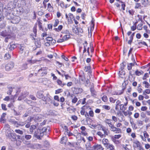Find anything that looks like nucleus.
Instances as JSON below:
<instances>
[{
  "instance_id": "f257e3e1",
  "label": "nucleus",
  "mask_w": 150,
  "mask_h": 150,
  "mask_svg": "<svg viewBox=\"0 0 150 150\" xmlns=\"http://www.w3.org/2000/svg\"><path fill=\"white\" fill-rule=\"evenodd\" d=\"M43 91H38L36 94V96L39 98H42V100L44 101H46L48 99L47 97H44L43 94Z\"/></svg>"
},
{
  "instance_id": "f03ea898",
  "label": "nucleus",
  "mask_w": 150,
  "mask_h": 150,
  "mask_svg": "<svg viewBox=\"0 0 150 150\" xmlns=\"http://www.w3.org/2000/svg\"><path fill=\"white\" fill-rule=\"evenodd\" d=\"M14 63L12 62H10L6 64L5 66V70L9 71L11 70L14 67Z\"/></svg>"
},
{
  "instance_id": "7ed1b4c3",
  "label": "nucleus",
  "mask_w": 150,
  "mask_h": 150,
  "mask_svg": "<svg viewBox=\"0 0 150 150\" xmlns=\"http://www.w3.org/2000/svg\"><path fill=\"white\" fill-rule=\"evenodd\" d=\"M92 150H104V148L101 145L97 144L92 146Z\"/></svg>"
},
{
  "instance_id": "20e7f679",
  "label": "nucleus",
  "mask_w": 150,
  "mask_h": 150,
  "mask_svg": "<svg viewBox=\"0 0 150 150\" xmlns=\"http://www.w3.org/2000/svg\"><path fill=\"white\" fill-rule=\"evenodd\" d=\"M29 94L27 92H24L22 93L20 96L18 97V100H21L25 98Z\"/></svg>"
},
{
  "instance_id": "39448f33",
  "label": "nucleus",
  "mask_w": 150,
  "mask_h": 150,
  "mask_svg": "<svg viewBox=\"0 0 150 150\" xmlns=\"http://www.w3.org/2000/svg\"><path fill=\"white\" fill-rule=\"evenodd\" d=\"M110 128L111 131L115 132L116 133H119L121 132V129L120 128H117L115 127L113 125L111 126Z\"/></svg>"
},
{
  "instance_id": "423d86ee",
  "label": "nucleus",
  "mask_w": 150,
  "mask_h": 150,
  "mask_svg": "<svg viewBox=\"0 0 150 150\" xmlns=\"http://www.w3.org/2000/svg\"><path fill=\"white\" fill-rule=\"evenodd\" d=\"M6 136L10 139L11 141H14L16 140V137L14 134L12 133L9 132L6 134Z\"/></svg>"
},
{
  "instance_id": "0eeeda50",
  "label": "nucleus",
  "mask_w": 150,
  "mask_h": 150,
  "mask_svg": "<svg viewBox=\"0 0 150 150\" xmlns=\"http://www.w3.org/2000/svg\"><path fill=\"white\" fill-rule=\"evenodd\" d=\"M41 117V115H34L32 117H30V118L29 121H31L33 120L35 121L37 120H39L40 119V118Z\"/></svg>"
},
{
  "instance_id": "6e6552de",
  "label": "nucleus",
  "mask_w": 150,
  "mask_h": 150,
  "mask_svg": "<svg viewBox=\"0 0 150 150\" xmlns=\"http://www.w3.org/2000/svg\"><path fill=\"white\" fill-rule=\"evenodd\" d=\"M102 143L106 148L108 147L109 145H112V144H111L109 143L108 140L107 139H103L102 141Z\"/></svg>"
},
{
  "instance_id": "1a4fd4ad",
  "label": "nucleus",
  "mask_w": 150,
  "mask_h": 150,
  "mask_svg": "<svg viewBox=\"0 0 150 150\" xmlns=\"http://www.w3.org/2000/svg\"><path fill=\"white\" fill-rule=\"evenodd\" d=\"M46 40L47 42L50 43L51 45H53L56 42V40L51 37H47Z\"/></svg>"
},
{
  "instance_id": "9d476101",
  "label": "nucleus",
  "mask_w": 150,
  "mask_h": 150,
  "mask_svg": "<svg viewBox=\"0 0 150 150\" xmlns=\"http://www.w3.org/2000/svg\"><path fill=\"white\" fill-rule=\"evenodd\" d=\"M40 129H37L34 133V136L38 139H41L40 137Z\"/></svg>"
},
{
  "instance_id": "9b49d317",
  "label": "nucleus",
  "mask_w": 150,
  "mask_h": 150,
  "mask_svg": "<svg viewBox=\"0 0 150 150\" xmlns=\"http://www.w3.org/2000/svg\"><path fill=\"white\" fill-rule=\"evenodd\" d=\"M37 26L36 25H35L33 28V32L34 34H31V35L33 37V38L34 39H35L34 38L35 37H36V33H37Z\"/></svg>"
},
{
  "instance_id": "f8f14e48",
  "label": "nucleus",
  "mask_w": 150,
  "mask_h": 150,
  "mask_svg": "<svg viewBox=\"0 0 150 150\" xmlns=\"http://www.w3.org/2000/svg\"><path fill=\"white\" fill-rule=\"evenodd\" d=\"M83 91V90L81 88H74V91L76 94L81 93Z\"/></svg>"
},
{
  "instance_id": "ddd939ff",
  "label": "nucleus",
  "mask_w": 150,
  "mask_h": 150,
  "mask_svg": "<svg viewBox=\"0 0 150 150\" xmlns=\"http://www.w3.org/2000/svg\"><path fill=\"white\" fill-rule=\"evenodd\" d=\"M85 148L87 150H92V147L91 146V143L88 142L85 144Z\"/></svg>"
},
{
  "instance_id": "4468645a",
  "label": "nucleus",
  "mask_w": 150,
  "mask_h": 150,
  "mask_svg": "<svg viewBox=\"0 0 150 150\" xmlns=\"http://www.w3.org/2000/svg\"><path fill=\"white\" fill-rule=\"evenodd\" d=\"M141 146L140 143L138 141H136L133 142V146L135 148H139Z\"/></svg>"
},
{
  "instance_id": "2eb2a0df",
  "label": "nucleus",
  "mask_w": 150,
  "mask_h": 150,
  "mask_svg": "<svg viewBox=\"0 0 150 150\" xmlns=\"http://www.w3.org/2000/svg\"><path fill=\"white\" fill-rule=\"evenodd\" d=\"M104 122L108 125L110 127L113 125L112 123L111 120L110 119H105L104 120Z\"/></svg>"
},
{
  "instance_id": "dca6fc26",
  "label": "nucleus",
  "mask_w": 150,
  "mask_h": 150,
  "mask_svg": "<svg viewBox=\"0 0 150 150\" xmlns=\"http://www.w3.org/2000/svg\"><path fill=\"white\" fill-rule=\"evenodd\" d=\"M102 128V130L104 134H105V135H108V129L103 126L101 127Z\"/></svg>"
},
{
  "instance_id": "f3484780",
  "label": "nucleus",
  "mask_w": 150,
  "mask_h": 150,
  "mask_svg": "<svg viewBox=\"0 0 150 150\" xmlns=\"http://www.w3.org/2000/svg\"><path fill=\"white\" fill-rule=\"evenodd\" d=\"M0 35L4 37L7 36H9V32H7L6 30L3 31L1 32L0 33Z\"/></svg>"
},
{
  "instance_id": "a211bd4d",
  "label": "nucleus",
  "mask_w": 150,
  "mask_h": 150,
  "mask_svg": "<svg viewBox=\"0 0 150 150\" xmlns=\"http://www.w3.org/2000/svg\"><path fill=\"white\" fill-rule=\"evenodd\" d=\"M47 68L46 67H43L41 68L40 69L38 70V72L40 73L41 71H43L44 74H46L47 73Z\"/></svg>"
},
{
  "instance_id": "6ab92c4d",
  "label": "nucleus",
  "mask_w": 150,
  "mask_h": 150,
  "mask_svg": "<svg viewBox=\"0 0 150 150\" xmlns=\"http://www.w3.org/2000/svg\"><path fill=\"white\" fill-rule=\"evenodd\" d=\"M121 101L119 100L117 101L115 104V109L116 110H117L119 109V106H120L121 105Z\"/></svg>"
},
{
  "instance_id": "aec40b11",
  "label": "nucleus",
  "mask_w": 150,
  "mask_h": 150,
  "mask_svg": "<svg viewBox=\"0 0 150 150\" xmlns=\"http://www.w3.org/2000/svg\"><path fill=\"white\" fill-rule=\"evenodd\" d=\"M57 82L58 84L62 87H63L66 84L65 83H62L61 80L59 79L57 80Z\"/></svg>"
},
{
  "instance_id": "412c9836",
  "label": "nucleus",
  "mask_w": 150,
  "mask_h": 150,
  "mask_svg": "<svg viewBox=\"0 0 150 150\" xmlns=\"http://www.w3.org/2000/svg\"><path fill=\"white\" fill-rule=\"evenodd\" d=\"M124 69L123 67H121V69L122 70L121 71H120L119 72V76L121 78H123V76H124L125 74V72L122 71V70Z\"/></svg>"
},
{
  "instance_id": "4be33fe9",
  "label": "nucleus",
  "mask_w": 150,
  "mask_h": 150,
  "mask_svg": "<svg viewBox=\"0 0 150 150\" xmlns=\"http://www.w3.org/2000/svg\"><path fill=\"white\" fill-rule=\"evenodd\" d=\"M64 128H65V129L66 130V131L67 133V134L69 136H75V135L74 134H73V133H72L71 132H68L69 130H68V128L67 126H65Z\"/></svg>"
},
{
  "instance_id": "5701e85b",
  "label": "nucleus",
  "mask_w": 150,
  "mask_h": 150,
  "mask_svg": "<svg viewBox=\"0 0 150 150\" xmlns=\"http://www.w3.org/2000/svg\"><path fill=\"white\" fill-rule=\"evenodd\" d=\"M70 35L69 34L65 35L62 37L64 41L67 40L70 38Z\"/></svg>"
},
{
  "instance_id": "b1692460",
  "label": "nucleus",
  "mask_w": 150,
  "mask_h": 150,
  "mask_svg": "<svg viewBox=\"0 0 150 150\" xmlns=\"http://www.w3.org/2000/svg\"><path fill=\"white\" fill-rule=\"evenodd\" d=\"M67 140V137H64L61 138L60 143L61 144H65L66 143Z\"/></svg>"
},
{
  "instance_id": "393cba45",
  "label": "nucleus",
  "mask_w": 150,
  "mask_h": 150,
  "mask_svg": "<svg viewBox=\"0 0 150 150\" xmlns=\"http://www.w3.org/2000/svg\"><path fill=\"white\" fill-rule=\"evenodd\" d=\"M24 47L23 46L20 45L19 47V48L20 49L19 52L20 53H22L24 52Z\"/></svg>"
},
{
  "instance_id": "a878e982",
  "label": "nucleus",
  "mask_w": 150,
  "mask_h": 150,
  "mask_svg": "<svg viewBox=\"0 0 150 150\" xmlns=\"http://www.w3.org/2000/svg\"><path fill=\"white\" fill-rule=\"evenodd\" d=\"M135 64H134L133 63H130L129 64H127V69H128L129 70L131 69L132 67V66H134Z\"/></svg>"
},
{
  "instance_id": "bb28decb",
  "label": "nucleus",
  "mask_w": 150,
  "mask_h": 150,
  "mask_svg": "<svg viewBox=\"0 0 150 150\" xmlns=\"http://www.w3.org/2000/svg\"><path fill=\"white\" fill-rule=\"evenodd\" d=\"M142 3L145 6H146L149 4V2L148 0H142Z\"/></svg>"
},
{
  "instance_id": "cd10ccee",
  "label": "nucleus",
  "mask_w": 150,
  "mask_h": 150,
  "mask_svg": "<svg viewBox=\"0 0 150 150\" xmlns=\"http://www.w3.org/2000/svg\"><path fill=\"white\" fill-rule=\"evenodd\" d=\"M127 109V107L125 106L124 104H121L120 106V109L122 110H125Z\"/></svg>"
},
{
  "instance_id": "c85d7f7f",
  "label": "nucleus",
  "mask_w": 150,
  "mask_h": 150,
  "mask_svg": "<svg viewBox=\"0 0 150 150\" xmlns=\"http://www.w3.org/2000/svg\"><path fill=\"white\" fill-rule=\"evenodd\" d=\"M130 123L133 129H136L137 128L136 124L134 123L133 122H130Z\"/></svg>"
},
{
  "instance_id": "c756f323",
  "label": "nucleus",
  "mask_w": 150,
  "mask_h": 150,
  "mask_svg": "<svg viewBox=\"0 0 150 150\" xmlns=\"http://www.w3.org/2000/svg\"><path fill=\"white\" fill-rule=\"evenodd\" d=\"M97 134H98V136H100V137L101 138H103L105 137V134H103L100 131L98 132L97 133Z\"/></svg>"
},
{
  "instance_id": "7c9ffc66",
  "label": "nucleus",
  "mask_w": 150,
  "mask_h": 150,
  "mask_svg": "<svg viewBox=\"0 0 150 150\" xmlns=\"http://www.w3.org/2000/svg\"><path fill=\"white\" fill-rule=\"evenodd\" d=\"M63 28V26L62 25H61L59 26L57 28H55L54 30L57 32H59L61 31Z\"/></svg>"
},
{
  "instance_id": "2f4dec72",
  "label": "nucleus",
  "mask_w": 150,
  "mask_h": 150,
  "mask_svg": "<svg viewBox=\"0 0 150 150\" xmlns=\"http://www.w3.org/2000/svg\"><path fill=\"white\" fill-rule=\"evenodd\" d=\"M107 149H108V150H115V146L113 145H109L108 147L106 148Z\"/></svg>"
},
{
  "instance_id": "473e14b6",
  "label": "nucleus",
  "mask_w": 150,
  "mask_h": 150,
  "mask_svg": "<svg viewBox=\"0 0 150 150\" xmlns=\"http://www.w3.org/2000/svg\"><path fill=\"white\" fill-rule=\"evenodd\" d=\"M90 90L92 94V96H94L96 95V92L95 91L94 89L93 88H91Z\"/></svg>"
},
{
  "instance_id": "72a5a7b5",
  "label": "nucleus",
  "mask_w": 150,
  "mask_h": 150,
  "mask_svg": "<svg viewBox=\"0 0 150 150\" xmlns=\"http://www.w3.org/2000/svg\"><path fill=\"white\" fill-rule=\"evenodd\" d=\"M50 128L49 127H47V128H46V127H44L42 129V130H41V131L43 133L44 132H47V130H48V131L49 132L50 130Z\"/></svg>"
},
{
  "instance_id": "f704fd0d",
  "label": "nucleus",
  "mask_w": 150,
  "mask_h": 150,
  "mask_svg": "<svg viewBox=\"0 0 150 150\" xmlns=\"http://www.w3.org/2000/svg\"><path fill=\"white\" fill-rule=\"evenodd\" d=\"M123 92V90H122L121 91H118L117 92H115L114 95H120L122 94Z\"/></svg>"
},
{
  "instance_id": "c9c22d12",
  "label": "nucleus",
  "mask_w": 150,
  "mask_h": 150,
  "mask_svg": "<svg viewBox=\"0 0 150 150\" xmlns=\"http://www.w3.org/2000/svg\"><path fill=\"white\" fill-rule=\"evenodd\" d=\"M13 88L12 87H8L9 90L8 91L7 93L8 94H9V95H10L11 94V93L13 91Z\"/></svg>"
},
{
  "instance_id": "e433bc0d",
  "label": "nucleus",
  "mask_w": 150,
  "mask_h": 150,
  "mask_svg": "<svg viewBox=\"0 0 150 150\" xmlns=\"http://www.w3.org/2000/svg\"><path fill=\"white\" fill-rule=\"evenodd\" d=\"M143 84L145 85L144 86L145 88H148L149 86V83L146 81L143 82Z\"/></svg>"
},
{
  "instance_id": "4c0bfd02",
  "label": "nucleus",
  "mask_w": 150,
  "mask_h": 150,
  "mask_svg": "<svg viewBox=\"0 0 150 150\" xmlns=\"http://www.w3.org/2000/svg\"><path fill=\"white\" fill-rule=\"evenodd\" d=\"M112 139L113 142L116 144H118L120 143L119 141L116 140V139H115V138H112Z\"/></svg>"
},
{
  "instance_id": "58836bf2",
  "label": "nucleus",
  "mask_w": 150,
  "mask_h": 150,
  "mask_svg": "<svg viewBox=\"0 0 150 150\" xmlns=\"http://www.w3.org/2000/svg\"><path fill=\"white\" fill-rule=\"evenodd\" d=\"M15 131L16 133L21 134H22L23 133V132L21 130L19 129H15Z\"/></svg>"
},
{
  "instance_id": "ea45409f",
  "label": "nucleus",
  "mask_w": 150,
  "mask_h": 150,
  "mask_svg": "<svg viewBox=\"0 0 150 150\" xmlns=\"http://www.w3.org/2000/svg\"><path fill=\"white\" fill-rule=\"evenodd\" d=\"M59 21L57 19H56L55 21V22L54 23V24L53 25L54 26V27L57 26L59 24Z\"/></svg>"
},
{
  "instance_id": "a19ab883",
  "label": "nucleus",
  "mask_w": 150,
  "mask_h": 150,
  "mask_svg": "<svg viewBox=\"0 0 150 150\" xmlns=\"http://www.w3.org/2000/svg\"><path fill=\"white\" fill-rule=\"evenodd\" d=\"M68 16H69V17L70 19L71 20H74V16L73 14L71 13H69L68 14Z\"/></svg>"
},
{
  "instance_id": "79ce46f5",
  "label": "nucleus",
  "mask_w": 150,
  "mask_h": 150,
  "mask_svg": "<svg viewBox=\"0 0 150 150\" xmlns=\"http://www.w3.org/2000/svg\"><path fill=\"white\" fill-rule=\"evenodd\" d=\"M150 93V90L149 89H146L143 93V94H146V93L149 94Z\"/></svg>"
},
{
  "instance_id": "37998d69",
  "label": "nucleus",
  "mask_w": 150,
  "mask_h": 150,
  "mask_svg": "<svg viewBox=\"0 0 150 150\" xmlns=\"http://www.w3.org/2000/svg\"><path fill=\"white\" fill-rule=\"evenodd\" d=\"M37 61L36 60H28V62H29V63L30 64H34Z\"/></svg>"
},
{
  "instance_id": "c03bdc74",
  "label": "nucleus",
  "mask_w": 150,
  "mask_h": 150,
  "mask_svg": "<svg viewBox=\"0 0 150 150\" xmlns=\"http://www.w3.org/2000/svg\"><path fill=\"white\" fill-rule=\"evenodd\" d=\"M102 99L104 102H106L108 100L107 97L106 96H104L102 98Z\"/></svg>"
},
{
  "instance_id": "a18cd8bd",
  "label": "nucleus",
  "mask_w": 150,
  "mask_h": 150,
  "mask_svg": "<svg viewBox=\"0 0 150 150\" xmlns=\"http://www.w3.org/2000/svg\"><path fill=\"white\" fill-rule=\"evenodd\" d=\"M62 92V89H58L55 91V93L56 94H58Z\"/></svg>"
},
{
  "instance_id": "49530a36",
  "label": "nucleus",
  "mask_w": 150,
  "mask_h": 150,
  "mask_svg": "<svg viewBox=\"0 0 150 150\" xmlns=\"http://www.w3.org/2000/svg\"><path fill=\"white\" fill-rule=\"evenodd\" d=\"M90 68L91 67L90 66L85 67L84 70L86 72H89L90 69Z\"/></svg>"
},
{
  "instance_id": "de8ad7c7",
  "label": "nucleus",
  "mask_w": 150,
  "mask_h": 150,
  "mask_svg": "<svg viewBox=\"0 0 150 150\" xmlns=\"http://www.w3.org/2000/svg\"><path fill=\"white\" fill-rule=\"evenodd\" d=\"M103 108L106 110H109L110 108V106L106 105H103Z\"/></svg>"
},
{
  "instance_id": "09e8293b",
  "label": "nucleus",
  "mask_w": 150,
  "mask_h": 150,
  "mask_svg": "<svg viewBox=\"0 0 150 150\" xmlns=\"http://www.w3.org/2000/svg\"><path fill=\"white\" fill-rule=\"evenodd\" d=\"M121 137V135L120 134L115 135L113 138H115V139H119Z\"/></svg>"
},
{
  "instance_id": "8fccbe9b",
  "label": "nucleus",
  "mask_w": 150,
  "mask_h": 150,
  "mask_svg": "<svg viewBox=\"0 0 150 150\" xmlns=\"http://www.w3.org/2000/svg\"><path fill=\"white\" fill-rule=\"evenodd\" d=\"M138 125L139 126H142L143 124V122L141 120H139L137 122Z\"/></svg>"
},
{
  "instance_id": "3c124183",
  "label": "nucleus",
  "mask_w": 150,
  "mask_h": 150,
  "mask_svg": "<svg viewBox=\"0 0 150 150\" xmlns=\"http://www.w3.org/2000/svg\"><path fill=\"white\" fill-rule=\"evenodd\" d=\"M149 77V74L148 73H146L144 74L143 77V79L144 80H145L147 78H148Z\"/></svg>"
},
{
  "instance_id": "603ef678",
  "label": "nucleus",
  "mask_w": 150,
  "mask_h": 150,
  "mask_svg": "<svg viewBox=\"0 0 150 150\" xmlns=\"http://www.w3.org/2000/svg\"><path fill=\"white\" fill-rule=\"evenodd\" d=\"M145 138H148L149 137V135L145 131L143 132Z\"/></svg>"
},
{
  "instance_id": "864d4df0",
  "label": "nucleus",
  "mask_w": 150,
  "mask_h": 150,
  "mask_svg": "<svg viewBox=\"0 0 150 150\" xmlns=\"http://www.w3.org/2000/svg\"><path fill=\"white\" fill-rule=\"evenodd\" d=\"M31 137V136L30 135H26L25 136V138L27 140H29L30 139Z\"/></svg>"
},
{
  "instance_id": "5fc2aeb1",
  "label": "nucleus",
  "mask_w": 150,
  "mask_h": 150,
  "mask_svg": "<svg viewBox=\"0 0 150 150\" xmlns=\"http://www.w3.org/2000/svg\"><path fill=\"white\" fill-rule=\"evenodd\" d=\"M72 30L73 32L75 33H77L79 32V30L77 28H73Z\"/></svg>"
},
{
  "instance_id": "6e6d98bb",
  "label": "nucleus",
  "mask_w": 150,
  "mask_h": 150,
  "mask_svg": "<svg viewBox=\"0 0 150 150\" xmlns=\"http://www.w3.org/2000/svg\"><path fill=\"white\" fill-rule=\"evenodd\" d=\"M141 6V5L139 3H136L135 4V8H139Z\"/></svg>"
},
{
  "instance_id": "4d7b16f0",
  "label": "nucleus",
  "mask_w": 150,
  "mask_h": 150,
  "mask_svg": "<svg viewBox=\"0 0 150 150\" xmlns=\"http://www.w3.org/2000/svg\"><path fill=\"white\" fill-rule=\"evenodd\" d=\"M71 118L74 121L78 119L77 117L75 115H72L71 116Z\"/></svg>"
},
{
  "instance_id": "13d9d810",
  "label": "nucleus",
  "mask_w": 150,
  "mask_h": 150,
  "mask_svg": "<svg viewBox=\"0 0 150 150\" xmlns=\"http://www.w3.org/2000/svg\"><path fill=\"white\" fill-rule=\"evenodd\" d=\"M4 57L6 58V59H9L11 57L9 54L7 53L5 54Z\"/></svg>"
},
{
  "instance_id": "bf43d9fd",
  "label": "nucleus",
  "mask_w": 150,
  "mask_h": 150,
  "mask_svg": "<svg viewBox=\"0 0 150 150\" xmlns=\"http://www.w3.org/2000/svg\"><path fill=\"white\" fill-rule=\"evenodd\" d=\"M87 139L88 140V142H90L91 141H92L93 140V137H91V136H89L88 137H87Z\"/></svg>"
},
{
  "instance_id": "052dcab7",
  "label": "nucleus",
  "mask_w": 150,
  "mask_h": 150,
  "mask_svg": "<svg viewBox=\"0 0 150 150\" xmlns=\"http://www.w3.org/2000/svg\"><path fill=\"white\" fill-rule=\"evenodd\" d=\"M131 59H132V62H133L132 63H133L134 64L136 65H137V64L135 62V59H134V57L133 55H132Z\"/></svg>"
},
{
  "instance_id": "680f3d73",
  "label": "nucleus",
  "mask_w": 150,
  "mask_h": 150,
  "mask_svg": "<svg viewBox=\"0 0 150 150\" xmlns=\"http://www.w3.org/2000/svg\"><path fill=\"white\" fill-rule=\"evenodd\" d=\"M110 102L112 103H114L116 101V100L112 97L110 98Z\"/></svg>"
},
{
  "instance_id": "e2e57ef3",
  "label": "nucleus",
  "mask_w": 150,
  "mask_h": 150,
  "mask_svg": "<svg viewBox=\"0 0 150 150\" xmlns=\"http://www.w3.org/2000/svg\"><path fill=\"white\" fill-rule=\"evenodd\" d=\"M139 116V114L138 112L135 113L134 115V117L136 118H138Z\"/></svg>"
},
{
  "instance_id": "0e129e2a",
  "label": "nucleus",
  "mask_w": 150,
  "mask_h": 150,
  "mask_svg": "<svg viewBox=\"0 0 150 150\" xmlns=\"http://www.w3.org/2000/svg\"><path fill=\"white\" fill-rule=\"evenodd\" d=\"M89 114L91 117H93L94 116V113L93 111L90 110L89 112Z\"/></svg>"
},
{
  "instance_id": "69168bd1",
  "label": "nucleus",
  "mask_w": 150,
  "mask_h": 150,
  "mask_svg": "<svg viewBox=\"0 0 150 150\" xmlns=\"http://www.w3.org/2000/svg\"><path fill=\"white\" fill-rule=\"evenodd\" d=\"M27 68V64H24L22 66V69H25Z\"/></svg>"
},
{
  "instance_id": "338daca9",
  "label": "nucleus",
  "mask_w": 150,
  "mask_h": 150,
  "mask_svg": "<svg viewBox=\"0 0 150 150\" xmlns=\"http://www.w3.org/2000/svg\"><path fill=\"white\" fill-rule=\"evenodd\" d=\"M90 127L92 129L95 128L96 127L97 125H93V124H90Z\"/></svg>"
},
{
  "instance_id": "774afa93",
  "label": "nucleus",
  "mask_w": 150,
  "mask_h": 150,
  "mask_svg": "<svg viewBox=\"0 0 150 150\" xmlns=\"http://www.w3.org/2000/svg\"><path fill=\"white\" fill-rule=\"evenodd\" d=\"M77 101V98L76 97H74L72 100V102L74 103H75Z\"/></svg>"
}]
</instances>
